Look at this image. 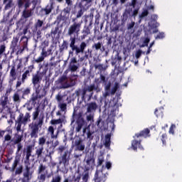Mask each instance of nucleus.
I'll list each match as a JSON object with an SVG mask.
<instances>
[{"mask_svg": "<svg viewBox=\"0 0 182 182\" xmlns=\"http://www.w3.org/2000/svg\"><path fill=\"white\" fill-rule=\"evenodd\" d=\"M35 145H28L26 149L23 151V156H26L24 160V171L23 165L21 164V154L19 156H16L14 162L11 165V171L15 173V176H21L23 173V178H21V182H29L32 180V176L33 171H31V157L32 156V153L34 150Z\"/></svg>", "mask_w": 182, "mask_h": 182, "instance_id": "f257e3e1", "label": "nucleus"}, {"mask_svg": "<svg viewBox=\"0 0 182 182\" xmlns=\"http://www.w3.org/2000/svg\"><path fill=\"white\" fill-rule=\"evenodd\" d=\"M28 122H31V113L26 112L25 115L23 113H20L16 120L15 121V127L17 133L14 134V136L12 138L11 134H7L4 136V143L5 141H10L8 146L15 149L16 146V154H19L23 149V134H19V132H22V124L26 126Z\"/></svg>", "mask_w": 182, "mask_h": 182, "instance_id": "f03ea898", "label": "nucleus"}, {"mask_svg": "<svg viewBox=\"0 0 182 182\" xmlns=\"http://www.w3.org/2000/svg\"><path fill=\"white\" fill-rule=\"evenodd\" d=\"M76 19H73L72 23L68 30V35L70 36V50L69 51V56H73V53L75 52V55H79V53H84L85 50L87 48V44L86 42L82 41L80 44V46L76 45V40L80 32V29H82V22H76L75 21Z\"/></svg>", "mask_w": 182, "mask_h": 182, "instance_id": "7ed1b4c3", "label": "nucleus"}, {"mask_svg": "<svg viewBox=\"0 0 182 182\" xmlns=\"http://www.w3.org/2000/svg\"><path fill=\"white\" fill-rule=\"evenodd\" d=\"M41 109L36 107V110L32 113V122L28 124V128L31 130L30 136L31 139H38L40 129L43 126V121L45 120V115L41 114Z\"/></svg>", "mask_w": 182, "mask_h": 182, "instance_id": "20e7f679", "label": "nucleus"}, {"mask_svg": "<svg viewBox=\"0 0 182 182\" xmlns=\"http://www.w3.org/2000/svg\"><path fill=\"white\" fill-rule=\"evenodd\" d=\"M98 86H95V84L88 85L83 89L79 88L75 91V95L77 97L81 96L82 102H90L92 97H93V90H97Z\"/></svg>", "mask_w": 182, "mask_h": 182, "instance_id": "39448f33", "label": "nucleus"}, {"mask_svg": "<svg viewBox=\"0 0 182 182\" xmlns=\"http://www.w3.org/2000/svg\"><path fill=\"white\" fill-rule=\"evenodd\" d=\"M137 0H132L129 4V6L132 8L126 9L121 16V21L122 23L127 22V19H132V18H136L139 15V11H140V7H136ZM133 8L134 9L133 11Z\"/></svg>", "mask_w": 182, "mask_h": 182, "instance_id": "423d86ee", "label": "nucleus"}, {"mask_svg": "<svg viewBox=\"0 0 182 182\" xmlns=\"http://www.w3.org/2000/svg\"><path fill=\"white\" fill-rule=\"evenodd\" d=\"M76 122L77 127H75V132L79 133L83 126H85V119H83L82 112L77 113L76 109H74L71 119V124H73Z\"/></svg>", "mask_w": 182, "mask_h": 182, "instance_id": "0eeeda50", "label": "nucleus"}, {"mask_svg": "<svg viewBox=\"0 0 182 182\" xmlns=\"http://www.w3.org/2000/svg\"><path fill=\"white\" fill-rule=\"evenodd\" d=\"M34 65L35 64L32 63V65L28 67L27 70H26L21 75V79L18 78V80L16 81V89L19 88L20 86H22V85H23V83H25V82L28 80V77L31 76V73H32V72H33V70L35 69Z\"/></svg>", "mask_w": 182, "mask_h": 182, "instance_id": "6e6552de", "label": "nucleus"}, {"mask_svg": "<svg viewBox=\"0 0 182 182\" xmlns=\"http://www.w3.org/2000/svg\"><path fill=\"white\" fill-rule=\"evenodd\" d=\"M52 50H53V45H51L47 50L46 48H45V47H43L41 49L40 56L38 58H33L31 61V63H33V65H35V63H41V62H43L45 60V58H47V56H50V55H53V53H52Z\"/></svg>", "mask_w": 182, "mask_h": 182, "instance_id": "1a4fd4ad", "label": "nucleus"}, {"mask_svg": "<svg viewBox=\"0 0 182 182\" xmlns=\"http://www.w3.org/2000/svg\"><path fill=\"white\" fill-rule=\"evenodd\" d=\"M31 94V88H20L16 90V92L13 95V102L14 103L21 102V99H25V96H28V95Z\"/></svg>", "mask_w": 182, "mask_h": 182, "instance_id": "9d476101", "label": "nucleus"}, {"mask_svg": "<svg viewBox=\"0 0 182 182\" xmlns=\"http://www.w3.org/2000/svg\"><path fill=\"white\" fill-rule=\"evenodd\" d=\"M43 76L42 73L37 71L36 74L32 76L31 82L33 87H36V93H39V88L41 87V82H42Z\"/></svg>", "mask_w": 182, "mask_h": 182, "instance_id": "9b49d317", "label": "nucleus"}, {"mask_svg": "<svg viewBox=\"0 0 182 182\" xmlns=\"http://www.w3.org/2000/svg\"><path fill=\"white\" fill-rule=\"evenodd\" d=\"M56 89H68L70 86V84L68 82V77L66 75H63L59 77L58 79L55 81Z\"/></svg>", "mask_w": 182, "mask_h": 182, "instance_id": "f8f14e48", "label": "nucleus"}, {"mask_svg": "<svg viewBox=\"0 0 182 182\" xmlns=\"http://www.w3.org/2000/svg\"><path fill=\"white\" fill-rule=\"evenodd\" d=\"M24 2V10L23 11L22 16L25 19H28V18H31V16H32V9H28L32 3L31 2V0H25Z\"/></svg>", "mask_w": 182, "mask_h": 182, "instance_id": "ddd939ff", "label": "nucleus"}, {"mask_svg": "<svg viewBox=\"0 0 182 182\" xmlns=\"http://www.w3.org/2000/svg\"><path fill=\"white\" fill-rule=\"evenodd\" d=\"M85 169L91 170L95 168V155L90 154L85 158Z\"/></svg>", "mask_w": 182, "mask_h": 182, "instance_id": "4468645a", "label": "nucleus"}, {"mask_svg": "<svg viewBox=\"0 0 182 182\" xmlns=\"http://www.w3.org/2000/svg\"><path fill=\"white\" fill-rule=\"evenodd\" d=\"M93 180L95 182H106L107 176L103 171L97 170L95 173Z\"/></svg>", "mask_w": 182, "mask_h": 182, "instance_id": "2eb2a0df", "label": "nucleus"}, {"mask_svg": "<svg viewBox=\"0 0 182 182\" xmlns=\"http://www.w3.org/2000/svg\"><path fill=\"white\" fill-rule=\"evenodd\" d=\"M18 78V72L16 71V68H15V65L11 66V69L9 73V83L11 86L14 85V82Z\"/></svg>", "mask_w": 182, "mask_h": 182, "instance_id": "dca6fc26", "label": "nucleus"}, {"mask_svg": "<svg viewBox=\"0 0 182 182\" xmlns=\"http://www.w3.org/2000/svg\"><path fill=\"white\" fill-rule=\"evenodd\" d=\"M78 60L76 57H73L70 60V63L68 65V70L70 72H76L77 69H79V65H76L77 63Z\"/></svg>", "mask_w": 182, "mask_h": 182, "instance_id": "f3484780", "label": "nucleus"}, {"mask_svg": "<svg viewBox=\"0 0 182 182\" xmlns=\"http://www.w3.org/2000/svg\"><path fill=\"white\" fill-rule=\"evenodd\" d=\"M60 33H62V30H60V27L57 25L54 28L51 29L50 33L47 34V36H48V38H50L51 36L53 41L56 38V35H58V36L59 37L60 36Z\"/></svg>", "mask_w": 182, "mask_h": 182, "instance_id": "a211bd4d", "label": "nucleus"}, {"mask_svg": "<svg viewBox=\"0 0 182 182\" xmlns=\"http://www.w3.org/2000/svg\"><path fill=\"white\" fill-rule=\"evenodd\" d=\"M78 6L80 8V10L77 12L76 15V19H79V18H82L83 16V14L85 13V11H87L89 9L90 6H87V4H82V3H79Z\"/></svg>", "mask_w": 182, "mask_h": 182, "instance_id": "6ab92c4d", "label": "nucleus"}, {"mask_svg": "<svg viewBox=\"0 0 182 182\" xmlns=\"http://www.w3.org/2000/svg\"><path fill=\"white\" fill-rule=\"evenodd\" d=\"M75 150L76 151H83L85 150V146L83 144V140L79 138L78 139H75Z\"/></svg>", "mask_w": 182, "mask_h": 182, "instance_id": "aec40b11", "label": "nucleus"}, {"mask_svg": "<svg viewBox=\"0 0 182 182\" xmlns=\"http://www.w3.org/2000/svg\"><path fill=\"white\" fill-rule=\"evenodd\" d=\"M149 134L150 129H149V128H146L141 131L139 133L135 134V136H134L133 138L135 139L136 137V139H139V137H144V139H146V137H149Z\"/></svg>", "mask_w": 182, "mask_h": 182, "instance_id": "412c9836", "label": "nucleus"}, {"mask_svg": "<svg viewBox=\"0 0 182 182\" xmlns=\"http://www.w3.org/2000/svg\"><path fill=\"white\" fill-rule=\"evenodd\" d=\"M65 120H66V117H65V115H63L60 117L58 119H51L50 123V124H52V126H56L58 124H63V123H65Z\"/></svg>", "mask_w": 182, "mask_h": 182, "instance_id": "4be33fe9", "label": "nucleus"}, {"mask_svg": "<svg viewBox=\"0 0 182 182\" xmlns=\"http://www.w3.org/2000/svg\"><path fill=\"white\" fill-rule=\"evenodd\" d=\"M97 110V104L95 102H92L87 104V113H93Z\"/></svg>", "mask_w": 182, "mask_h": 182, "instance_id": "5701e85b", "label": "nucleus"}, {"mask_svg": "<svg viewBox=\"0 0 182 182\" xmlns=\"http://www.w3.org/2000/svg\"><path fill=\"white\" fill-rule=\"evenodd\" d=\"M68 154V151H65L59 162L60 164H63L64 167L69 166V156Z\"/></svg>", "mask_w": 182, "mask_h": 182, "instance_id": "b1692460", "label": "nucleus"}, {"mask_svg": "<svg viewBox=\"0 0 182 182\" xmlns=\"http://www.w3.org/2000/svg\"><path fill=\"white\" fill-rule=\"evenodd\" d=\"M18 41H19V38H18V37L13 38V40L11 43V46H10L13 53L16 52V50H18V49H19V46H18Z\"/></svg>", "mask_w": 182, "mask_h": 182, "instance_id": "393cba45", "label": "nucleus"}, {"mask_svg": "<svg viewBox=\"0 0 182 182\" xmlns=\"http://www.w3.org/2000/svg\"><path fill=\"white\" fill-rule=\"evenodd\" d=\"M132 147L135 151H137V147H139L140 150H144V148H143V146H141V140L140 139L139 141L134 139L132 141Z\"/></svg>", "mask_w": 182, "mask_h": 182, "instance_id": "a878e982", "label": "nucleus"}, {"mask_svg": "<svg viewBox=\"0 0 182 182\" xmlns=\"http://www.w3.org/2000/svg\"><path fill=\"white\" fill-rule=\"evenodd\" d=\"M65 4L68 6L63 9V12L65 15H69L70 11H72V7L73 6V1L72 0H65Z\"/></svg>", "mask_w": 182, "mask_h": 182, "instance_id": "bb28decb", "label": "nucleus"}, {"mask_svg": "<svg viewBox=\"0 0 182 182\" xmlns=\"http://www.w3.org/2000/svg\"><path fill=\"white\" fill-rule=\"evenodd\" d=\"M21 39H25L24 45L23 47H21L18 46V49L16 51L17 55H21V53H23V51L25 50V48H26V45H28V37L23 36Z\"/></svg>", "mask_w": 182, "mask_h": 182, "instance_id": "cd10ccee", "label": "nucleus"}, {"mask_svg": "<svg viewBox=\"0 0 182 182\" xmlns=\"http://www.w3.org/2000/svg\"><path fill=\"white\" fill-rule=\"evenodd\" d=\"M81 40L83 41L87 38V35H90V28L89 26H84L82 31Z\"/></svg>", "mask_w": 182, "mask_h": 182, "instance_id": "c85d7f7f", "label": "nucleus"}, {"mask_svg": "<svg viewBox=\"0 0 182 182\" xmlns=\"http://www.w3.org/2000/svg\"><path fill=\"white\" fill-rule=\"evenodd\" d=\"M3 4H6L4 6V11H8L14 6V0H3Z\"/></svg>", "mask_w": 182, "mask_h": 182, "instance_id": "c756f323", "label": "nucleus"}, {"mask_svg": "<svg viewBox=\"0 0 182 182\" xmlns=\"http://www.w3.org/2000/svg\"><path fill=\"white\" fill-rule=\"evenodd\" d=\"M45 144H49V141H46V136H41L38 138V146L43 147Z\"/></svg>", "mask_w": 182, "mask_h": 182, "instance_id": "7c9ffc66", "label": "nucleus"}, {"mask_svg": "<svg viewBox=\"0 0 182 182\" xmlns=\"http://www.w3.org/2000/svg\"><path fill=\"white\" fill-rule=\"evenodd\" d=\"M8 103H9V100H8V97L4 96L1 100V106L3 109H6L8 107Z\"/></svg>", "mask_w": 182, "mask_h": 182, "instance_id": "2f4dec72", "label": "nucleus"}, {"mask_svg": "<svg viewBox=\"0 0 182 182\" xmlns=\"http://www.w3.org/2000/svg\"><path fill=\"white\" fill-rule=\"evenodd\" d=\"M110 139H112V135H110V134L105 135V141L104 143V146L106 147V149H110Z\"/></svg>", "mask_w": 182, "mask_h": 182, "instance_id": "473e14b6", "label": "nucleus"}, {"mask_svg": "<svg viewBox=\"0 0 182 182\" xmlns=\"http://www.w3.org/2000/svg\"><path fill=\"white\" fill-rule=\"evenodd\" d=\"M110 87H112V82H109L105 85V92L104 94L105 97H107V96H110Z\"/></svg>", "mask_w": 182, "mask_h": 182, "instance_id": "72a5a7b5", "label": "nucleus"}, {"mask_svg": "<svg viewBox=\"0 0 182 182\" xmlns=\"http://www.w3.org/2000/svg\"><path fill=\"white\" fill-rule=\"evenodd\" d=\"M119 87H120L119 82H114V87L109 90V95H112V96L116 95Z\"/></svg>", "mask_w": 182, "mask_h": 182, "instance_id": "f704fd0d", "label": "nucleus"}, {"mask_svg": "<svg viewBox=\"0 0 182 182\" xmlns=\"http://www.w3.org/2000/svg\"><path fill=\"white\" fill-rule=\"evenodd\" d=\"M48 132L50 133L51 139H58V134L55 135V128L53 126L48 127Z\"/></svg>", "mask_w": 182, "mask_h": 182, "instance_id": "c9c22d12", "label": "nucleus"}, {"mask_svg": "<svg viewBox=\"0 0 182 182\" xmlns=\"http://www.w3.org/2000/svg\"><path fill=\"white\" fill-rule=\"evenodd\" d=\"M58 107L60 110V112H64L66 113L68 112V104L65 102H60L58 103Z\"/></svg>", "mask_w": 182, "mask_h": 182, "instance_id": "e433bc0d", "label": "nucleus"}, {"mask_svg": "<svg viewBox=\"0 0 182 182\" xmlns=\"http://www.w3.org/2000/svg\"><path fill=\"white\" fill-rule=\"evenodd\" d=\"M44 148L43 146H38L36 149V156H37L38 159H40L42 157V154H43Z\"/></svg>", "mask_w": 182, "mask_h": 182, "instance_id": "4c0bfd02", "label": "nucleus"}, {"mask_svg": "<svg viewBox=\"0 0 182 182\" xmlns=\"http://www.w3.org/2000/svg\"><path fill=\"white\" fill-rule=\"evenodd\" d=\"M55 147L51 144L48 149H46V151L48 153L47 157H52V154H54L55 153Z\"/></svg>", "mask_w": 182, "mask_h": 182, "instance_id": "58836bf2", "label": "nucleus"}, {"mask_svg": "<svg viewBox=\"0 0 182 182\" xmlns=\"http://www.w3.org/2000/svg\"><path fill=\"white\" fill-rule=\"evenodd\" d=\"M43 21L38 19L37 20V22L34 24L35 30L41 29V28H43Z\"/></svg>", "mask_w": 182, "mask_h": 182, "instance_id": "ea45409f", "label": "nucleus"}, {"mask_svg": "<svg viewBox=\"0 0 182 182\" xmlns=\"http://www.w3.org/2000/svg\"><path fill=\"white\" fill-rule=\"evenodd\" d=\"M46 29H47V27L43 26L41 29L36 30L37 39H40V38H42V31H45Z\"/></svg>", "mask_w": 182, "mask_h": 182, "instance_id": "a19ab883", "label": "nucleus"}, {"mask_svg": "<svg viewBox=\"0 0 182 182\" xmlns=\"http://www.w3.org/2000/svg\"><path fill=\"white\" fill-rule=\"evenodd\" d=\"M68 41H63L61 46L60 48V52H63V50H68Z\"/></svg>", "mask_w": 182, "mask_h": 182, "instance_id": "79ce46f5", "label": "nucleus"}, {"mask_svg": "<svg viewBox=\"0 0 182 182\" xmlns=\"http://www.w3.org/2000/svg\"><path fill=\"white\" fill-rule=\"evenodd\" d=\"M154 114H156V117H163V110L160 108H156Z\"/></svg>", "mask_w": 182, "mask_h": 182, "instance_id": "37998d69", "label": "nucleus"}, {"mask_svg": "<svg viewBox=\"0 0 182 182\" xmlns=\"http://www.w3.org/2000/svg\"><path fill=\"white\" fill-rule=\"evenodd\" d=\"M92 48V49H95V50H99L102 49V43L98 42V43H94Z\"/></svg>", "mask_w": 182, "mask_h": 182, "instance_id": "c03bdc74", "label": "nucleus"}, {"mask_svg": "<svg viewBox=\"0 0 182 182\" xmlns=\"http://www.w3.org/2000/svg\"><path fill=\"white\" fill-rule=\"evenodd\" d=\"M39 99V92H36V94H33L31 98V102L35 103Z\"/></svg>", "mask_w": 182, "mask_h": 182, "instance_id": "a18cd8bd", "label": "nucleus"}, {"mask_svg": "<svg viewBox=\"0 0 182 182\" xmlns=\"http://www.w3.org/2000/svg\"><path fill=\"white\" fill-rule=\"evenodd\" d=\"M45 170H46V166L43 165V164H40L38 171V173L41 174L42 173H43V171H45Z\"/></svg>", "mask_w": 182, "mask_h": 182, "instance_id": "49530a36", "label": "nucleus"}, {"mask_svg": "<svg viewBox=\"0 0 182 182\" xmlns=\"http://www.w3.org/2000/svg\"><path fill=\"white\" fill-rule=\"evenodd\" d=\"M23 5H25V0L17 1V6L18 9H22V8H23Z\"/></svg>", "mask_w": 182, "mask_h": 182, "instance_id": "de8ad7c7", "label": "nucleus"}, {"mask_svg": "<svg viewBox=\"0 0 182 182\" xmlns=\"http://www.w3.org/2000/svg\"><path fill=\"white\" fill-rule=\"evenodd\" d=\"M43 11H44L46 15H49L52 12V6H47L45 9H43Z\"/></svg>", "mask_w": 182, "mask_h": 182, "instance_id": "09e8293b", "label": "nucleus"}, {"mask_svg": "<svg viewBox=\"0 0 182 182\" xmlns=\"http://www.w3.org/2000/svg\"><path fill=\"white\" fill-rule=\"evenodd\" d=\"M93 137V132L90 131V129H88L87 132V139H88L89 141H91Z\"/></svg>", "mask_w": 182, "mask_h": 182, "instance_id": "8fccbe9b", "label": "nucleus"}, {"mask_svg": "<svg viewBox=\"0 0 182 182\" xmlns=\"http://www.w3.org/2000/svg\"><path fill=\"white\" fill-rule=\"evenodd\" d=\"M161 140L162 141V144L164 146H166L167 140V134H163L161 136Z\"/></svg>", "mask_w": 182, "mask_h": 182, "instance_id": "3c124183", "label": "nucleus"}, {"mask_svg": "<svg viewBox=\"0 0 182 182\" xmlns=\"http://www.w3.org/2000/svg\"><path fill=\"white\" fill-rule=\"evenodd\" d=\"M6 50V46L5 44L0 45V56H2Z\"/></svg>", "mask_w": 182, "mask_h": 182, "instance_id": "603ef678", "label": "nucleus"}, {"mask_svg": "<svg viewBox=\"0 0 182 182\" xmlns=\"http://www.w3.org/2000/svg\"><path fill=\"white\" fill-rule=\"evenodd\" d=\"M95 69H98L99 70H106L107 69V66H103L102 64H98L95 65Z\"/></svg>", "mask_w": 182, "mask_h": 182, "instance_id": "864d4df0", "label": "nucleus"}, {"mask_svg": "<svg viewBox=\"0 0 182 182\" xmlns=\"http://www.w3.org/2000/svg\"><path fill=\"white\" fill-rule=\"evenodd\" d=\"M150 43V38H146L144 41V44L141 46V48H144V46H149V43Z\"/></svg>", "mask_w": 182, "mask_h": 182, "instance_id": "5fc2aeb1", "label": "nucleus"}, {"mask_svg": "<svg viewBox=\"0 0 182 182\" xmlns=\"http://www.w3.org/2000/svg\"><path fill=\"white\" fill-rule=\"evenodd\" d=\"M103 161H105V159L103 158V156H100L98 158V161H97V167H100V166H102V164H103Z\"/></svg>", "mask_w": 182, "mask_h": 182, "instance_id": "6e6d98bb", "label": "nucleus"}, {"mask_svg": "<svg viewBox=\"0 0 182 182\" xmlns=\"http://www.w3.org/2000/svg\"><path fill=\"white\" fill-rule=\"evenodd\" d=\"M55 99H56L58 103H62V100H63V96H62L60 94H58L55 97Z\"/></svg>", "mask_w": 182, "mask_h": 182, "instance_id": "4d7b16f0", "label": "nucleus"}, {"mask_svg": "<svg viewBox=\"0 0 182 182\" xmlns=\"http://www.w3.org/2000/svg\"><path fill=\"white\" fill-rule=\"evenodd\" d=\"M62 181V178L60 176H57L55 178H53L50 182H60Z\"/></svg>", "mask_w": 182, "mask_h": 182, "instance_id": "13d9d810", "label": "nucleus"}, {"mask_svg": "<svg viewBox=\"0 0 182 182\" xmlns=\"http://www.w3.org/2000/svg\"><path fill=\"white\" fill-rule=\"evenodd\" d=\"M89 55L90 54L88 53V52L85 51V55L80 58V62H83V60H85V59H89Z\"/></svg>", "mask_w": 182, "mask_h": 182, "instance_id": "bf43d9fd", "label": "nucleus"}, {"mask_svg": "<svg viewBox=\"0 0 182 182\" xmlns=\"http://www.w3.org/2000/svg\"><path fill=\"white\" fill-rule=\"evenodd\" d=\"M134 25H136V23L134 21H132L131 23L127 24L128 31H130V29H133L134 28Z\"/></svg>", "mask_w": 182, "mask_h": 182, "instance_id": "052dcab7", "label": "nucleus"}, {"mask_svg": "<svg viewBox=\"0 0 182 182\" xmlns=\"http://www.w3.org/2000/svg\"><path fill=\"white\" fill-rule=\"evenodd\" d=\"M147 15H149V11L147 9L144 10L141 15L139 16L140 18H144L146 16H147Z\"/></svg>", "mask_w": 182, "mask_h": 182, "instance_id": "680f3d73", "label": "nucleus"}, {"mask_svg": "<svg viewBox=\"0 0 182 182\" xmlns=\"http://www.w3.org/2000/svg\"><path fill=\"white\" fill-rule=\"evenodd\" d=\"M176 129V125L174 124H172L171 126L169 128V133L171 134H174V129Z\"/></svg>", "mask_w": 182, "mask_h": 182, "instance_id": "e2e57ef3", "label": "nucleus"}, {"mask_svg": "<svg viewBox=\"0 0 182 182\" xmlns=\"http://www.w3.org/2000/svg\"><path fill=\"white\" fill-rule=\"evenodd\" d=\"M164 33H159L156 37L155 39H164Z\"/></svg>", "mask_w": 182, "mask_h": 182, "instance_id": "0e129e2a", "label": "nucleus"}, {"mask_svg": "<svg viewBox=\"0 0 182 182\" xmlns=\"http://www.w3.org/2000/svg\"><path fill=\"white\" fill-rule=\"evenodd\" d=\"M39 180H41V182H44L46 180V174H41L39 176Z\"/></svg>", "mask_w": 182, "mask_h": 182, "instance_id": "69168bd1", "label": "nucleus"}, {"mask_svg": "<svg viewBox=\"0 0 182 182\" xmlns=\"http://www.w3.org/2000/svg\"><path fill=\"white\" fill-rule=\"evenodd\" d=\"M13 89L12 87H11L10 88H8L6 91L5 95L6 97H8V96H9V94L12 92Z\"/></svg>", "mask_w": 182, "mask_h": 182, "instance_id": "338daca9", "label": "nucleus"}, {"mask_svg": "<svg viewBox=\"0 0 182 182\" xmlns=\"http://www.w3.org/2000/svg\"><path fill=\"white\" fill-rule=\"evenodd\" d=\"M94 116L92 114H90L89 115L87 116V122H92L93 120Z\"/></svg>", "mask_w": 182, "mask_h": 182, "instance_id": "774afa93", "label": "nucleus"}]
</instances>
